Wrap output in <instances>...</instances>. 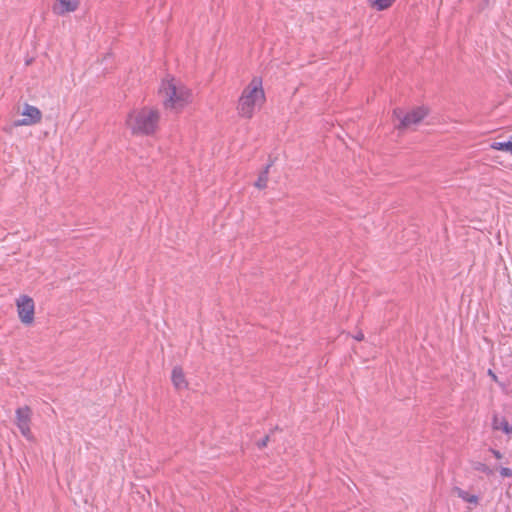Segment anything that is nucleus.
<instances>
[{
    "mask_svg": "<svg viewBox=\"0 0 512 512\" xmlns=\"http://www.w3.org/2000/svg\"><path fill=\"white\" fill-rule=\"evenodd\" d=\"M491 452H492V454L494 455L495 458H497V459H501L502 458V454L498 450L491 449Z\"/></svg>",
    "mask_w": 512,
    "mask_h": 512,
    "instance_id": "obj_17",
    "label": "nucleus"
},
{
    "mask_svg": "<svg viewBox=\"0 0 512 512\" xmlns=\"http://www.w3.org/2000/svg\"><path fill=\"white\" fill-rule=\"evenodd\" d=\"M427 115V109L418 107L412 111L404 114L399 108L393 111V116L399 120V124L396 125L397 129L410 128L412 125L418 124Z\"/></svg>",
    "mask_w": 512,
    "mask_h": 512,
    "instance_id": "obj_4",
    "label": "nucleus"
},
{
    "mask_svg": "<svg viewBox=\"0 0 512 512\" xmlns=\"http://www.w3.org/2000/svg\"><path fill=\"white\" fill-rule=\"evenodd\" d=\"M269 442V436H265L263 439H261L260 441H258L257 445L260 449L264 448L267 446V443Z\"/></svg>",
    "mask_w": 512,
    "mask_h": 512,
    "instance_id": "obj_16",
    "label": "nucleus"
},
{
    "mask_svg": "<svg viewBox=\"0 0 512 512\" xmlns=\"http://www.w3.org/2000/svg\"><path fill=\"white\" fill-rule=\"evenodd\" d=\"M22 115L24 116L23 119L16 120L14 122V126H29L36 124L41 121L42 113L41 111L32 105L25 104Z\"/></svg>",
    "mask_w": 512,
    "mask_h": 512,
    "instance_id": "obj_7",
    "label": "nucleus"
},
{
    "mask_svg": "<svg viewBox=\"0 0 512 512\" xmlns=\"http://www.w3.org/2000/svg\"><path fill=\"white\" fill-rule=\"evenodd\" d=\"M364 338V335L363 333L359 332L356 336H355V339L358 340V341H361L362 339Z\"/></svg>",
    "mask_w": 512,
    "mask_h": 512,
    "instance_id": "obj_18",
    "label": "nucleus"
},
{
    "mask_svg": "<svg viewBox=\"0 0 512 512\" xmlns=\"http://www.w3.org/2000/svg\"><path fill=\"white\" fill-rule=\"evenodd\" d=\"M396 0H369L371 7L383 11L392 6Z\"/></svg>",
    "mask_w": 512,
    "mask_h": 512,
    "instance_id": "obj_13",
    "label": "nucleus"
},
{
    "mask_svg": "<svg viewBox=\"0 0 512 512\" xmlns=\"http://www.w3.org/2000/svg\"><path fill=\"white\" fill-rule=\"evenodd\" d=\"M163 106L166 110L178 113L191 101V91L175 78L162 81L159 88Z\"/></svg>",
    "mask_w": 512,
    "mask_h": 512,
    "instance_id": "obj_1",
    "label": "nucleus"
},
{
    "mask_svg": "<svg viewBox=\"0 0 512 512\" xmlns=\"http://www.w3.org/2000/svg\"><path fill=\"white\" fill-rule=\"evenodd\" d=\"M32 411L29 406H23L16 410V425L21 434L28 440L32 438L30 429Z\"/></svg>",
    "mask_w": 512,
    "mask_h": 512,
    "instance_id": "obj_6",
    "label": "nucleus"
},
{
    "mask_svg": "<svg viewBox=\"0 0 512 512\" xmlns=\"http://www.w3.org/2000/svg\"><path fill=\"white\" fill-rule=\"evenodd\" d=\"M273 165V161H270L266 167L264 168V170L260 173V175L258 176V179L256 180V182L254 183L255 187H257L258 189H264L266 188L267 186V182H268V174H269V169L270 167Z\"/></svg>",
    "mask_w": 512,
    "mask_h": 512,
    "instance_id": "obj_11",
    "label": "nucleus"
},
{
    "mask_svg": "<svg viewBox=\"0 0 512 512\" xmlns=\"http://www.w3.org/2000/svg\"><path fill=\"white\" fill-rule=\"evenodd\" d=\"M265 101V94L262 89V80L253 78L250 84L243 90L238 102V111L242 117L251 118L256 106Z\"/></svg>",
    "mask_w": 512,
    "mask_h": 512,
    "instance_id": "obj_3",
    "label": "nucleus"
},
{
    "mask_svg": "<svg viewBox=\"0 0 512 512\" xmlns=\"http://www.w3.org/2000/svg\"><path fill=\"white\" fill-rule=\"evenodd\" d=\"M452 491L454 494H456L459 498H461L465 502H468V503H471L474 505H477L479 502L478 496L471 495L459 487H454Z\"/></svg>",
    "mask_w": 512,
    "mask_h": 512,
    "instance_id": "obj_10",
    "label": "nucleus"
},
{
    "mask_svg": "<svg viewBox=\"0 0 512 512\" xmlns=\"http://www.w3.org/2000/svg\"><path fill=\"white\" fill-rule=\"evenodd\" d=\"M18 316L23 324H31L34 320V301L23 295L16 301Z\"/></svg>",
    "mask_w": 512,
    "mask_h": 512,
    "instance_id": "obj_5",
    "label": "nucleus"
},
{
    "mask_svg": "<svg viewBox=\"0 0 512 512\" xmlns=\"http://www.w3.org/2000/svg\"><path fill=\"white\" fill-rule=\"evenodd\" d=\"M171 380H172L174 387L177 390L185 389L188 386V383L185 379L184 372H183L182 368H180V367H175L172 370Z\"/></svg>",
    "mask_w": 512,
    "mask_h": 512,
    "instance_id": "obj_9",
    "label": "nucleus"
},
{
    "mask_svg": "<svg viewBox=\"0 0 512 512\" xmlns=\"http://www.w3.org/2000/svg\"><path fill=\"white\" fill-rule=\"evenodd\" d=\"M493 428L496 430L501 429L504 433L510 434L512 433V427L505 419H498L496 416L493 419Z\"/></svg>",
    "mask_w": 512,
    "mask_h": 512,
    "instance_id": "obj_12",
    "label": "nucleus"
},
{
    "mask_svg": "<svg viewBox=\"0 0 512 512\" xmlns=\"http://www.w3.org/2000/svg\"><path fill=\"white\" fill-rule=\"evenodd\" d=\"M160 114L157 109L143 107L131 111L126 119V125L134 135H152L156 132Z\"/></svg>",
    "mask_w": 512,
    "mask_h": 512,
    "instance_id": "obj_2",
    "label": "nucleus"
},
{
    "mask_svg": "<svg viewBox=\"0 0 512 512\" xmlns=\"http://www.w3.org/2000/svg\"><path fill=\"white\" fill-rule=\"evenodd\" d=\"M80 4V0H55L53 12L57 15L74 12Z\"/></svg>",
    "mask_w": 512,
    "mask_h": 512,
    "instance_id": "obj_8",
    "label": "nucleus"
},
{
    "mask_svg": "<svg viewBox=\"0 0 512 512\" xmlns=\"http://www.w3.org/2000/svg\"><path fill=\"white\" fill-rule=\"evenodd\" d=\"M489 374L491 375V377L496 378V376L492 373L491 370H489Z\"/></svg>",
    "mask_w": 512,
    "mask_h": 512,
    "instance_id": "obj_19",
    "label": "nucleus"
},
{
    "mask_svg": "<svg viewBox=\"0 0 512 512\" xmlns=\"http://www.w3.org/2000/svg\"><path fill=\"white\" fill-rule=\"evenodd\" d=\"M491 149L494 150H500V151H507L510 154H512V141L508 142H493L490 145Z\"/></svg>",
    "mask_w": 512,
    "mask_h": 512,
    "instance_id": "obj_14",
    "label": "nucleus"
},
{
    "mask_svg": "<svg viewBox=\"0 0 512 512\" xmlns=\"http://www.w3.org/2000/svg\"><path fill=\"white\" fill-rule=\"evenodd\" d=\"M500 474L503 477H511L512 476V470L510 468L503 467L500 469Z\"/></svg>",
    "mask_w": 512,
    "mask_h": 512,
    "instance_id": "obj_15",
    "label": "nucleus"
}]
</instances>
